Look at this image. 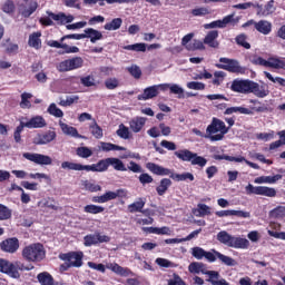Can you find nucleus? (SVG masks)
Wrapping results in <instances>:
<instances>
[{
	"instance_id": "1",
	"label": "nucleus",
	"mask_w": 285,
	"mask_h": 285,
	"mask_svg": "<svg viewBox=\"0 0 285 285\" xmlns=\"http://www.w3.org/2000/svg\"><path fill=\"white\" fill-rule=\"evenodd\" d=\"M146 168L150 170L154 175H159L160 177H170L175 179V181H195V175L191 173H183V174H175L170 169L159 166L155 163H147Z\"/></svg>"
},
{
	"instance_id": "2",
	"label": "nucleus",
	"mask_w": 285,
	"mask_h": 285,
	"mask_svg": "<svg viewBox=\"0 0 285 285\" xmlns=\"http://www.w3.org/2000/svg\"><path fill=\"white\" fill-rule=\"evenodd\" d=\"M228 127L224 120L219 118H213L212 122L206 128V136L205 139H209V141H222L224 136L227 135Z\"/></svg>"
},
{
	"instance_id": "3",
	"label": "nucleus",
	"mask_w": 285,
	"mask_h": 285,
	"mask_svg": "<svg viewBox=\"0 0 285 285\" xmlns=\"http://www.w3.org/2000/svg\"><path fill=\"white\" fill-rule=\"evenodd\" d=\"M217 239L220 244L228 246V248H242L246 249L250 246V242L246 238L233 236L226 230H222L217 234Z\"/></svg>"
},
{
	"instance_id": "4",
	"label": "nucleus",
	"mask_w": 285,
	"mask_h": 285,
	"mask_svg": "<svg viewBox=\"0 0 285 285\" xmlns=\"http://www.w3.org/2000/svg\"><path fill=\"white\" fill-rule=\"evenodd\" d=\"M22 257L27 262H41L46 257V250H43V245L37 243L31 244L22 249Z\"/></svg>"
},
{
	"instance_id": "5",
	"label": "nucleus",
	"mask_w": 285,
	"mask_h": 285,
	"mask_svg": "<svg viewBox=\"0 0 285 285\" xmlns=\"http://www.w3.org/2000/svg\"><path fill=\"white\" fill-rule=\"evenodd\" d=\"M174 155L181 161H190L191 166H199L200 168H204V166L208 164L206 158L198 156L188 149L175 151Z\"/></svg>"
},
{
	"instance_id": "6",
	"label": "nucleus",
	"mask_w": 285,
	"mask_h": 285,
	"mask_svg": "<svg viewBox=\"0 0 285 285\" xmlns=\"http://www.w3.org/2000/svg\"><path fill=\"white\" fill-rule=\"evenodd\" d=\"M60 259L67 262L66 266H61L62 271H68V268H81V266H83V252L62 254L60 255Z\"/></svg>"
},
{
	"instance_id": "7",
	"label": "nucleus",
	"mask_w": 285,
	"mask_h": 285,
	"mask_svg": "<svg viewBox=\"0 0 285 285\" xmlns=\"http://www.w3.org/2000/svg\"><path fill=\"white\" fill-rule=\"evenodd\" d=\"M220 63L216 65L220 70H227L234 75H246V67L239 65V61L229 58H219Z\"/></svg>"
},
{
	"instance_id": "8",
	"label": "nucleus",
	"mask_w": 285,
	"mask_h": 285,
	"mask_svg": "<svg viewBox=\"0 0 285 285\" xmlns=\"http://www.w3.org/2000/svg\"><path fill=\"white\" fill-rule=\"evenodd\" d=\"M58 72H70L72 70H79L83 68V58L72 57L66 60H62L56 66Z\"/></svg>"
},
{
	"instance_id": "9",
	"label": "nucleus",
	"mask_w": 285,
	"mask_h": 285,
	"mask_svg": "<svg viewBox=\"0 0 285 285\" xmlns=\"http://www.w3.org/2000/svg\"><path fill=\"white\" fill-rule=\"evenodd\" d=\"M239 18H235V13L224 17L222 20H215L210 23L204 24L205 30H213L215 28H227L228 26H237Z\"/></svg>"
},
{
	"instance_id": "10",
	"label": "nucleus",
	"mask_w": 285,
	"mask_h": 285,
	"mask_svg": "<svg viewBox=\"0 0 285 285\" xmlns=\"http://www.w3.org/2000/svg\"><path fill=\"white\" fill-rule=\"evenodd\" d=\"M22 157L38 166H52V158L48 155L24 153L22 154Z\"/></svg>"
},
{
	"instance_id": "11",
	"label": "nucleus",
	"mask_w": 285,
	"mask_h": 285,
	"mask_svg": "<svg viewBox=\"0 0 285 285\" xmlns=\"http://www.w3.org/2000/svg\"><path fill=\"white\" fill-rule=\"evenodd\" d=\"M83 242V245L87 247L97 246V244H108V242H110V236L97 232L95 234L86 235Z\"/></svg>"
},
{
	"instance_id": "12",
	"label": "nucleus",
	"mask_w": 285,
	"mask_h": 285,
	"mask_svg": "<svg viewBox=\"0 0 285 285\" xmlns=\"http://www.w3.org/2000/svg\"><path fill=\"white\" fill-rule=\"evenodd\" d=\"M250 83L252 80L248 79H235L230 85V90L240 95H250Z\"/></svg>"
},
{
	"instance_id": "13",
	"label": "nucleus",
	"mask_w": 285,
	"mask_h": 285,
	"mask_svg": "<svg viewBox=\"0 0 285 285\" xmlns=\"http://www.w3.org/2000/svg\"><path fill=\"white\" fill-rule=\"evenodd\" d=\"M254 24L255 30L259 32L261 35H268L269 32H273V23L268 20H259L258 22H255L253 20L248 21L244 26H250Z\"/></svg>"
},
{
	"instance_id": "14",
	"label": "nucleus",
	"mask_w": 285,
	"mask_h": 285,
	"mask_svg": "<svg viewBox=\"0 0 285 285\" xmlns=\"http://www.w3.org/2000/svg\"><path fill=\"white\" fill-rule=\"evenodd\" d=\"M255 95V97H258L259 99H264V97H268L271 91L268 90V86L266 85H259L252 80L249 86V95Z\"/></svg>"
},
{
	"instance_id": "15",
	"label": "nucleus",
	"mask_w": 285,
	"mask_h": 285,
	"mask_svg": "<svg viewBox=\"0 0 285 285\" xmlns=\"http://www.w3.org/2000/svg\"><path fill=\"white\" fill-rule=\"evenodd\" d=\"M47 14L53 21L60 23V26H66L67 23H72V21H75V16L66 14L65 12L52 13V11H47Z\"/></svg>"
},
{
	"instance_id": "16",
	"label": "nucleus",
	"mask_w": 285,
	"mask_h": 285,
	"mask_svg": "<svg viewBox=\"0 0 285 285\" xmlns=\"http://www.w3.org/2000/svg\"><path fill=\"white\" fill-rule=\"evenodd\" d=\"M55 139H57V132L49 130L45 134H39L33 139V144H36V146H46L47 144L55 141Z\"/></svg>"
},
{
	"instance_id": "17",
	"label": "nucleus",
	"mask_w": 285,
	"mask_h": 285,
	"mask_svg": "<svg viewBox=\"0 0 285 285\" xmlns=\"http://www.w3.org/2000/svg\"><path fill=\"white\" fill-rule=\"evenodd\" d=\"M23 126L32 130L37 128H46V126H48V122L46 121V118H43V116H33L26 122L23 121Z\"/></svg>"
},
{
	"instance_id": "18",
	"label": "nucleus",
	"mask_w": 285,
	"mask_h": 285,
	"mask_svg": "<svg viewBox=\"0 0 285 285\" xmlns=\"http://www.w3.org/2000/svg\"><path fill=\"white\" fill-rule=\"evenodd\" d=\"M59 126L63 132V135H67L68 137H73L75 139H86V136H81L77 128L69 126L68 124L59 120Z\"/></svg>"
},
{
	"instance_id": "19",
	"label": "nucleus",
	"mask_w": 285,
	"mask_h": 285,
	"mask_svg": "<svg viewBox=\"0 0 285 285\" xmlns=\"http://www.w3.org/2000/svg\"><path fill=\"white\" fill-rule=\"evenodd\" d=\"M0 248L4 253H17L19 250V239L8 238L0 244Z\"/></svg>"
},
{
	"instance_id": "20",
	"label": "nucleus",
	"mask_w": 285,
	"mask_h": 285,
	"mask_svg": "<svg viewBox=\"0 0 285 285\" xmlns=\"http://www.w3.org/2000/svg\"><path fill=\"white\" fill-rule=\"evenodd\" d=\"M205 275L208 276V279H206V282L212 285H230V283L225 278H219V272L217 271H207L205 272Z\"/></svg>"
},
{
	"instance_id": "21",
	"label": "nucleus",
	"mask_w": 285,
	"mask_h": 285,
	"mask_svg": "<svg viewBox=\"0 0 285 285\" xmlns=\"http://www.w3.org/2000/svg\"><path fill=\"white\" fill-rule=\"evenodd\" d=\"M159 96L156 85L147 87L144 89L142 94L138 95V101H148V99H155Z\"/></svg>"
},
{
	"instance_id": "22",
	"label": "nucleus",
	"mask_w": 285,
	"mask_h": 285,
	"mask_svg": "<svg viewBox=\"0 0 285 285\" xmlns=\"http://www.w3.org/2000/svg\"><path fill=\"white\" fill-rule=\"evenodd\" d=\"M0 273H4L6 275L13 277L14 279H19V277L21 276L19 273L12 271V263L3 258H0Z\"/></svg>"
},
{
	"instance_id": "23",
	"label": "nucleus",
	"mask_w": 285,
	"mask_h": 285,
	"mask_svg": "<svg viewBox=\"0 0 285 285\" xmlns=\"http://www.w3.org/2000/svg\"><path fill=\"white\" fill-rule=\"evenodd\" d=\"M146 121H148L145 117H135L129 121V128L131 132H141L144 130V126H146Z\"/></svg>"
},
{
	"instance_id": "24",
	"label": "nucleus",
	"mask_w": 285,
	"mask_h": 285,
	"mask_svg": "<svg viewBox=\"0 0 285 285\" xmlns=\"http://www.w3.org/2000/svg\"><path fill=\"white\" fill-rule=\"evenodd\" d=\"M106 268L112 271V273H116V275H121V277H128V275H132V271H130L128 267H121L117 263H108Z\"/></svg>"
},
{
	"instance_id": "25",
	"label": "nucleus",
	"mask_w": 285,
	"mask_h": 285,
	"mask_svg": "<svg viewBox=\"0 0 285 285\" xmlns=\"http://www.w3.org/2000/svg\"><path fill=\"white\" fill-rule=\"evenodd\" d=\"M217 37H219V31L212 30L204 38V43L209 48H219V41H217Z\"/></svg>"
},
{
	"instance_id": "26",
	"label": "nucleus",
	"mask_w": 285,
	"mask_h": 285,
	"mask_svg": "<svg viewBox=\"0 0 285 285\" xmlns=\"http://www.w3.org/2000/svg\"><path fill=\"white\" fill-rule=\"evenodd\" d=\"M119 197V191H106L101 196H96L92 198L95 204H106L107 202H112V199H117Z\"/></svg>"
},
{
	"instance_id": "27",
	"label": "nucleus",
	"mask_w": 285,
	"mask_h": 285,
	"mask_svg": "<svg viewBox=\"0 0 285 285\" xmlns=\"http://www.w3.org/2000/svg\"><path fill=\"white\" fill-rule=\"evenodd\" d=\"M266 68L274 70H285V61L278 57H269L266 62Z\"/></svg>"
},
{
	"instance_id": "28",
	"label": "nucleus",
	"mask_w": 285,
	"mask_h": 285,
	"mask_svg": "<svg viewBox=\"0 0 285 285\" xmlns=\"http://www.w3.org/2000/svg\"><path fill=\"white\" fill-rule=\"evenodd\" d=\"M28 46L35 50H41V31L33 32L29 36Z\"/></svg>"
},
{
	"instance_id": "29",
	"label": "nucleus",
	"mask_w": 285,
	"mask_h": 285,
	"mask_svg": "<svg viewBox=\"0 0 285 285\" xmlns=\"http://www.w3.org/2000/svg\"><path fill=\"white\" fill-rule=\"evenodd\" d=\"M144 233H150L151 235H171L170 227H142Z\"/></svg>"
},
{
	"instance_id": "30",
	"label": "nucleus",
	"mask_w": 285,
	"mask_h": 285,
	"mask_svg": "<svg viewBox=\"0 0 285 285\" xmlns=\"http://www.w3.org/2000/svg\"><path fill=\"white\" fill-rule=\"evenodd\" d=\"M86 39H90L91 43H97L100 39H104V35L101 31L92 28H88L85 30Z\"/></svg>"
},
{
	"instance_id": "31",
	"label": "nucleus",
	"mask_w": 285,
	"mask_h": 285,
	"mask_svg": "<svg viewBox=\"0 0 285 285\" xmlns=\"http://www.w3.org/2000/svg\"><path fill=\"white\" fill-rule=\"evenodd\" d=\"M282 179V175L277 174L275 176H261L255 178L254 184H277Z\"/></svg>"
},
{
	"instance_id": "32",
	"label": "nucleus",
	"mask_w": 285,
	"mask_h": 285,
	"mask_svg": "<svg viewBox=\"0 0 285 285\" xmlns=\"http://www.w3.org/2000/svg\"><path fill=\"white\" fill-rule=\"evenodd\" d=\"M188 271L194 275H199V273H202L203 275H206V273L208 272L204 263H197V262L189 264Z\"/></svg>"
},
{
	"instance_id": "33",
	"label": "nucleus",
	"mask_w": 285,
	"mask_h": 285,
	"mask_svg": "<svg viewBox=\"0 0 285 285\" xmlns=\"http://www.w3.org/2000/svg\"><path fill=\"white\" fill-rule=\"evenodd\" d=\"M107 161L108 166H112L114 170H118L120 173H126V170H128L124 161L119 158H107Z\"/></svg>"
},
{
	"instance_id": "34",
	"label": "nucleus",
	"mask_w": 285,
	"mask_h": 285,
	"mask_svg": "<svg viewBox=\"0 0 285 285\" xmlns=\"http://www.w3.org/2000/svg\"><path fill=\"white\" fill-rule=\"evenodd\" d=\"M89 130L95 139H101L104 137V129L95 119H92V122L89 125Z\"/></svg>"
},
{
	"instance_id": "35",
	"label": "nucleus",
	"mask_w": 285,
	"mask_h": 285,
	"mask_svg": "<svg viewBox=\"0 0 285 285\" xmlns=\"http://www.w3.org/2000/svg\"><path fill=\"white\" fill-rule=\"evenodd\" d=\"M144 206H146V199L138 198L137 202L128 205L129 213H144Z\"/></svg>"
},
{
	"instance_id": "36",
	"label": "nucleus",
	"mask_w": 285,
	"mask_h": 285,
	"mask_svg": "<svg viewBox=\"0 0 285 285\" xmlns=\"http://www.w3.org/2000/svg\"><path fill=\"white\" fill-rule=\"evenodd\" d=\"M235 112L239 115H253V110L246 107H229L225 109L224 115H235Z\"/></svg>"
},
{
	"instance_id": "37",
	"label": "nucleus",
	"mask_w": 285,
	"mask_h": 285,
	"mask_svg": "<svg viewBox=\"0 0 285 285\" xmlns=\"http://www.w3.org/2000/svg\"><path fill=\"white\" fill-rule=\"evenodd\" d=\"M193 214L196 217H206V215H210V206L206 204H198L197 208L193 210Z\"/></svg>"
},
{
	"instance_id": "38",
	"label": "nucleus",
	"mask_w": 285,
	"mask_h": 285,
	"mask_svg": "<svg viewBox=\"0 0 285 285\" xmlns=\"http://www.w3.org/2000/svg\"><path fill=\"white\" fill-rule=\"evenodd\" d=\"M215 255L217 259H219V262H222V264H224L225 266H237V261H235V258L226 256L219 252H215Z\"/></svg>"
},
{
	"instance_id": "39",
	"label": "nucleus",
	"mask_w": 285,
	"mask_h": 285,
	"mask_svg": "<svg viewBox=\"0 0 285 285\" xmlns=\"http://www.w3.org/2000/svg\"><path fill=\"white\" fill-rule=\"evenodd\" d=\"M124 23V20L121 18H115L110 22H107L104 28L105 30H108L109 32H112L115 30H119L121 28V24Z\"/></svg>"
},
{
	"instance_id": "40",
	"label": "nucleus",
	"mask_w": 285,
	"mask_h": 285,
	"mask_svg": "<svg viewBox=\"0 0 285 285\" xmlns=\"http://www.w3.org/2000/svg\"><path fill=\"white\" fill-rule=\"evenodd\" d=\"M170 186H173V181L168 178H163L160 180V185L156 188L157 194L161 197L164 195H166V190H168V188H170Z\"/></svg>"
},
{
	"instance_id": "41",
	"label": "nucleus",
	"mask_w": 285,
	"mask_h": 285,
	"mask_svg": "<svg viewBox=\"0 0 285 285\" xmlns=\"http://www.w3.org/2000/svg\"><path fill=\"white\" fill-rule=\"evenodd\" d=\"M263 197H277V190L273 187L258 186V194Z\"/></svg>"
},
{
	"instance_id": "42",
	"label": "nucleus",
	"mask_w": 285,
	"mask_h": 285,
	"mask_svg": "<svg viewBox=\"0 0 285 285\" xmlns=\"http://www.w3.org/2000/svg\"><path fill=\"white\" fill-rule=\"evenodd\" d=\"M81 186L83 190H88L89 193H99L101 190V187L97 183L90 180H82Z\"/></svg>"
},
{
	"instance_id": "43",
	"label": "nucleus",
	"mask_w": 285,
	"mask_h": 285,
	"mask_svg": "<svg viewBox=\"0 0 285 285\" xmlns=\"http://www.w3.org/2000/svg\"><path fill=\"white\" fill-rule=\"evenodd\" d=\"M8 219H12V209L0 204V222H8Z\"/></svg>"
},
{
	"instance_id": "44",
	"label": "nucleus",
	"mask_w": 285,
	"mask_h": 285,
	"mask_svg": "<svg viewBox=\"0 0 285 285\" xmlns=\"http://www.w3.org/2000/svg\"><path fill=\"white\" fill-rule=\"evenodd\" d=\"M38 206H42V208H51V210H59L57 202L52 197H48L47 199L39 202Z\"/></svg>"
},
{
	"instance_id": "45",
	"label": "nucleus",
	"mask_w": 285,
	"mask_h": 285,
	"mask_svg": "<svg viewBox=\"0 0 285 285\" xmlns=\"http://www.w3.org/2000/svg\"><path fill=\"white\" fill-rule=\"evenodd\" d=\"M30 99H32V94H30V92L21 94L20 108H22V109L32 108V104L30 102Z\"/></svg>"
},
{
	"instance_id": "46",
	"label": "nucleus",
	"mask_w": 285,
	"mask_h": 285,
	"mask_svg": "<svg viewBox=\"0 0 285 285\" xmlns=\"http://www.w3.org/2000/svg\"><path fill=\"white\" fill-rule=\"evenodd\" d=\"M275 10H277V6H275V0H269L261 12L263 17H268L269 14H273Z\"/></svg>"
},
{
	"instance_id": "47",
	"label": "nucleus",
	"mask_w": 285,
	"mask_h": 285,
	"mask_svg": "<svg viewBox=\"0 0 285 285\" xmlns=\"http://www.w3.org/2000/svg\"><path fill=\"white\" fill-rule=\"evenodd\" d=\"M60 49L61 51H59V55H77V52H79L78 47H70L63 42L60 45Z\"/></svg>"
},
{
	"instance_id": "48",
	"label": "nucleus",
	"mask_w": 285,
	"mask_h": 285,
	"mask_svg": "<svg viewBox=\"0 0 285 285\" xmlns=\"http://www.w3.org/2000/svg\"><path fill=\"white\" fill-rule=\"evenodd\" d=\"M80 83L85 86V88H92L97 86V80H95V76L89 75L80 78Z\"/></svg>"
},
{
	"instance_id": "49",
	"label": "nucleus",
	"mask_w": 285,
	"mask_h": 285,
	"mask_svg": "<svg viewBox=\"0 0 285 285\" xmlns=\"http://www.w3.org/2000/svg\"><path fill=\"white\" fill-rule=\"evenodd\" d=\"M47 112L52 117L61 118L63 117V111L57 107V104L52 102L49 105Z\"/></svg>"
},
{
	"instance_id": "50",
	"label": "nucleus",
	"mask_w": 285,
	"mask_h": 285,
	"mask_svg": "<svg viewBox=\"0 0 285 285\" xmlns=\"http://www.w3.org/2000/svg\"><path fill=\"white\" fill-rule=\"evenodd\" d=\"M124 50H131L134 52H146V43L138 42V43L125 46Z\"/></svg>"
},
{
	"instance_id": "51",
	"label": "nucleus",
	"mask_w": 285,
	"mask_h": 285,
	"mask_svg": "<svg viewBox=\"0 0 285 285\" xmlns=\"http://www.w3.org/2000/svg\"><path fill=\"white\" fill-rule=\"evenodd\" d=\"M186 50L193 52L195 50H206V47L204 46V42L202 40H194L191 43L186 46Z\"/></svg>"
},
{
	"instance_id": "52",
	"label": "nucleus",
	"mask_w": 285,
	"mask_h": 285,
	"mask_svg": "<svg viewBox=\"0 0 285 285\" xmlns=\"http://www.w3.org/2000/svg\"><path fill=\"white\" fill-rule=\"evenodd\" d=\"M116 134L118 135V137H120V139H130V129H128V127H126V125L124 124L119 125Z\"/></svg>"
},
{
	"instance_id": "53",
	"label": "nucleus",
	"mask_w": 285,
	"mask_h": 285,
	"mask_svg": "<svg viewBox=\"0 0 285 285\" xmlns=\"http://www.w3.org/2000/svg\"><path fill=\"white\" fill-rule=\"evenodd\" d=\"M170 95H177L178 99H184V89L177 83H171L169 87Z\"/></svg>"
},
{
	"instance_id": "54",
	"label": "nucleus",
	"mask_w": 285,
	"mask_h": 285,
	"mask_svg": "<svg viewBox=\"0 0 285 285\" xmlns=\"http://www.w3.org/2000/svg\"><path fill=\"white\" fill-rule=\"evenodd\" d=\"M76 154L78 157H81V159H88V157H92V149L88 147H78Z\"/></svg>"
},
{
	"instance_id": "55",
	"label": "nucleus",
	"mask_w": 285,
	"mask_h": 285,
	"mask_svg": "<svg viewBox=\"0 0 285 285\" xmlns=\"http://www.w3.org/2000/svg\"><path fill=\"white\" fill-rule=\"evenodd\" d=\"M79 101V96H67L66 99H60L59 106L68 107L72 106V104H77Z\"/></svg>"
},
{
	"instance_id": "56",
	"label": "nucleus",
	"mask_w": 285,
	"mask_h": 285,
	"mask_svg": "<svg viewBox=\"0 0 285 285\" xmlns=\"http://www.w3.org/2000/svg\"><path fill=\"white\" fill-rule=\"evenodd\" d=\"M105 208L99 205H87L85 206V213H89L90 215H99V213H104Z\"/></svg>"
},
{
	"instance_id": "57",
	"label": "nucleus",
	"mask_w": 285,
	"mask_h": 285,
	"mask_svg": "<svg viewBox=\"0 0 285 285\" xmlns=\"http://www.w3.org/2000/svg\"><path fill=\"white\" fill-rule=\"evenodd\" d=\"M247 37L244 33L238 35L235 38V41L238 46H242L243 48H245L246 50H250V43L248 41H246Z\"/></svg>"
},
{
	"instance_id": "58",
	"label": "nucleus",
	"mask_w": 285,
	"mask_h": 285,
	"mask_svg": "<svg viewBox=\"0 0 285 285\" xmlns=\"http://www.w3.org/2000/svg\"><path fill=\"white\" fill-rule=\"evenodd\" d=\"M61 168L63 170H81L82 165L77 163L63 161L61 163Z\"/></svg>"
},
{
	"instance_id": "59",
	"label": "nucleus",
	"mask_w": 285,
	"mask_h": 285,
	"mask_svg": "<svg viewBox=\"0 0 285 285\" xmlns=\"http://www.w3.org/2000/svg\"><path fill=\"white\" fill-rule=\"evenodd\" d=\"M105 86L107 88V90H115L116 88H119V79L111 77V78H107L105 80Z\"/></svg>"
},
{
	"instance_id": "60",
	"label": "nucleus",
	"mask_w": 285,
	"mask_h": 285,
	"mask_svg": "<svg viewBox=\"0 0 285 285\" xmlns=\"http://www.w3.org/2000/svg\"><path fill=\"white\" fill-rule=\"evenodd\" d=\"M11 271H13V273H19V271H32V267L23 265L21 261H16L14 263H11Z\"/></svg>"
},
{
	"instance_id": "61",
	"label": "nucleus",
	"mask_w": 285,
	"mask_h": 285,
	"mask_svg": "<svg viewBox=\"0 0 285 285\" xmlns=\"http://www.w3.org/2000/svg\"><path fill=\"white\" fill-rule=\"evenodd\" d=\"M127 70L135 79L141 78V69L139 68V66L132 65L131 67H128Z\"/></svg>"
},
{
	"instance_id": "62",
	"label": "nucleus",
	"mask_w": 285,
	"mask_h": 285,
	"mask_svg": "<svg viewBox=\"0 0 285 285\" xmlns=\"http://www.w3.org/2000/svg\"><path fill=\"white\" fill-rule=\"evenodd\" d=\"M191 255L195 259H204L206 250L202 247H194L191 248Z\"/></svg>"
},
{
	"instance_id": "63",
	"label": "nucleus",
	"mask_w": 285,
	"mask_h": 285,
	"mask_svg": "<svg viewBox=\"0 0 285 285\" xmlns=\"http://www.w3.org/2000/svg\"><path fill=\"white\" fill-rule=\"evenodd\" d=\"M271 216L276 217L277 219L285 217V207H282V206L276 207L271 212Z\"/></svg>"
},
{
	"instance_id": "64",
	"label": "nucleus",
	"mask_w": 285,
	"mask_h": 285,
	"mask_svg": "<svg viewBox=\"0 0 285 285\" xmlns=\"http://www.w3.org/2000/svg\"><path fill=\"white\" fill-rule=\"evenodd\" d=\"M173 277V279L168 281V285H186V282L181 279L180 275L174 274Z\"/></svg>"
}]
</instances>
